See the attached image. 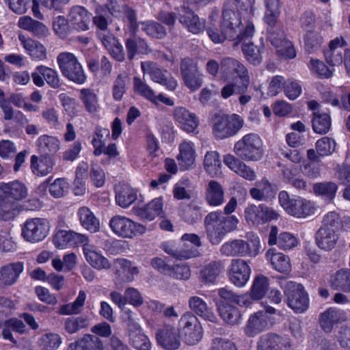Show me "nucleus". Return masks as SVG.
Segmentation results:
<instances>
[{
  "label": "nucleus",
  "mask_w": 350,
  "mask_h": 350,
  "mask_svg": "<svg viewBox=\"0 0 350 350\" xmlns=\"http://www.w3.org/2000/svg\"><path fill=\"white\" fill-rule=\"evenodd\" d=\"M266 258L272 267L280 273H286L291 270L290 258L275 249H270L266 253Z\"/></svg>",
  "instance_id": "f704fd0d"
},
{
  "label": "nucleus",
  "mask_w": 350,
  "mask_h": 350,
  "mask_svg": "<svg viewBox=\"0 0 350 350\" xmlns=\"http://www.w3.org/2000/svg\"><path fill=\"white\" fill-rule=\"evenodd\" d=\"M36 70L38 71L44 78L47 84L53 88H58L61 83L57 72L49 67L40 65L36 67Z\"/></svg>",
  "instance_id": "0e129e2a"
},
{
  "label": "nucleus",
  "mask_w": 350,
  "mask_h": 350,
  "mask_svg": "<svg viewBox=\"0 0 350 350\" xmlns=\"http://www.w3.org/2000/svg\"><path fill=\"white\" fill-rule=\"evenodd\" d=\"M88 319L83 316L68 317L64 320L63 323L64 329L69 334L77 333L81 329L88 327Z\"/></svg>",
  "instance_id": "3c124183"
},
{
  "label": "nucleus",
  "mask_w": 350,
  "mask_h": 350,
  "mask_svg": "<svg viewBox=\"0 0 350 350\" xmlns=\"http://www.w3.org/2000/svg\"><path fill=\"white\" fill-rule=\"evenodd\" d=\"M189 306L190 309L198 316L206 321L216 323L217 319L214 313L208 309L206 303L198 296H193L189 299Z\"/></svg>",
  "instance_id": "58836bf2"
},
{
  "label": "nucleus",
  "mask_w": 350,
  "mask_h": 350,
  "mask_svg": "<svg viewBox=\"0 0 350 350\" xmlns=\"http://www.w3.org/2000/svg\"><path fill=\"white\" fill-rule=\"evenodd\" d=\"M219 312L224 322L230 325H238L241 319V314L239 309L230 304H221L219 306Z\"/></svg>",
  "instance_id": "a18cd8bd"
},
{
  "label": "nucleus",
  "mask_w": 350,
  "mask_h": 350,
  "mask_svg": "<svg viewBox=\"0 0 350 350\" xmlns=\"http://www.w3.org/2000/svg\"><path fill=\"white\" fill-rule=\"evenodd\" d=\"M278 199L286 212L295 217L305 218L314 212V208L310 201L300 197L290 198L286 191L279 193Z\"/></svg>",
  "instance_id": "1a4fd4ad"
},
{
  "label": "nucleus",
  "mask_w": 350,
  "mask_h": 350,
  "mask_svg": "<svg viewBox=\"0 0 350 350\" xmlns=\"http://www.w3.org/2000/svg\"><path fill=\"white\" fill-rule=\"evenodd\" d=\"M49 222L46 219L35 217L27 219L22 228L23 238L31 243L42 241L48 234Z\"/></svg>",
  "instance_id": "9b49d317"
},
{
  "label": "nucleus",
  "mask_w": 350,
  "mask_h": 350,
  "mask_svg": "<svg viewBox=\"0 0 350 350\" xmlns=\"http://www.w3.org/2000/svg\"><path fill=\"white\" fill-rule=\"evenodd\" d=\"M87 262L94 268L101 270L111 267L109 260L96 250L94 245L86 246L83 252Z\"/></svg>",
  "instance_id": "4c0bfd02"
},
{
  "label": "nucleus",
  "mask_w": 350,
  "mask_h": 350,
  "mask_svg": "<svg viewBox=\"0 0 350 350\" xmlns=\"http://www.w3.org/2000/svg\"><path fill=\"white\" fill-rule=\"evenodd\" d=\"M278 228L272 226L269 235L268 243L270 245H278L282 250H289L295 247L297 244V239L289 232L281 233L277 239Z\"/></svg>",
  "instance_id": "7c9ffc66"
},
{
  "label": "nucleus",
  "mask_w": 350,
  "mask_h": 350,
  "mask_svg": "<svg viewBox=\"0 0 350 350\" xmlns=\"http://www.w3.org/2000/svg\"><path fill=\"white\" fill-rule=\"evenodd\" d=\"M40 341L44 350H57L62 343V338L58 334L48 333L44 334Z\"/></svg>",
  "instance_id": "774afa93"
},
{
  "label": "nucleus",
  "mask_w": 350,
  "mask_h": 350,
  "mask_svg": "<svg viewBox=\"0 0 350 350\" xmlns=\"http://www.w3.org/2000/svg\"><path fill=\"white\" fill-rule=\"evenodd\" d=\"M129 343L137 350H150L151 343L143 333L142 327L129 332Z\"/></svg>",
  "instance_id": "de8ad7c7"
},
{
  "label": "nucleus",
  "mask_w": 350,
  "mask_h": 350,
  "mask_svg": "<svg viewBox=\"0 0 350 350\" xmlns=\"http://www.w3.org/2000/svg\"><path fill=\"white\" fill-rule=\"evenodd\" d=\"M251 269L242 259H233L229 269L230 281L237 286L242 287L250 279Z\"/></svg>",
  "instance_id": "a211bd4d"
},
{
  "label": "nucleus",
  "mask_w": 350,
  "mask_h": 350,
  "mask_svg": "<svg viewBox=\"0 0 350 350\" xmlns=\"http://www.w3.org/2000/svg\"><path fill=\"white\" fill-rule=\"evenodd\" d=\"M233 150L242 161H257L262 157V142L258 134H246L234 144Z\"/></svg>",
  "instance_id": "39448f33"
},
{
  "label": "nucleus",
  "mask_w": 350,
  "mask_h": 350,
  "mask_svg": "<svg viewBox=\"0 0 350 350\" xmlns=\"http://www.w3.org/2000/svg\"><path fill=\"white\" fill-rule=\"evenodd\" d=\"M330 284L335 289L350 293V269L338 271L331 279Z\"/></svg>",
  "instance_id": "49530a36"
},
{
  "label": "nucleus",
  "mask_w": 350,
  "mask_h": 350,
  "mask_svg": "<svg viewBox=\"0 0 350 350\" xmlns=\"http://www.w3.org/2000/svg\"><path fill=\"white\" fill-rule=\"evenodd\" d=\"M116 275L122 281L130 282L134 280V275L139 273L137 267L125 258H117L113 262Z\"/></svg>",
  "instance_id": "c756f323"
},
{
  "label": "nucleus",
  "mask_w": 350,
  "mask_h": 350,
  "mask_svg": "<svg viewBox=\"0 0 350 350\" xmlns=\"http://www.w3.org/2000/svg\"><path fill=\"white\" fill-rule=\"evenodd\" d=\"M220 77L224 81L239 78L241 81L250 82L248 70L243 64L232 57L224 58L220 62Z\"/></svg>",
  "instance_id": "ddd939ff"
},
{
  "label": "nucleus",
  "mask_w": 350,
  "mask_h": 350,
  "mask_svg": "<svg viewBox=\"0 0 350 350\" xmlns=\"http://www.w3.org/2000/svg\"><path fill=\"white\" fill-rule=\"evenodd\" d=\"M133 88L135 93L153 103H156V96L154 91L140 78L134 77Z\"/></svg>",
  "instance_id": "69168bd1"
},
{
  "label": "nucleus",
  "mask_w": 350,
  "mask_h": 350,
  "mask_svg": "<svg viewBox=\"0 0 350 350\" xmlns=\"http://www.w3.org/2000/svg\"><path fill=\"white\" fill-rule=\"evenodd\" d=\"M312 129L317 133L323 135L327 133L331 128V118L326 113H314L312 121Z\"/></svg>",
  "instance_id": "5fc2aeb1"
},
{
  "label": "nucleus",
  "mask_w": 350,
  "mask_h": 350,
  "mask_svg": "<svg viewBox=\"0 0 350 350\" xmlns=\"http://www.w3.org/2000/svg\"><path fill=\"white\" fill-rule=\"evenodd\" d=\"M96 34L103 46L115 59L124 61L125 55L123 46L113 33L109 31H96Z\"/></svg>",
  "instance_id": "4be33fe9"
},
{
  "label": "nucleus",
  "mask_w": 350,
  "mask_h": 350,
  "mask_svg": "<svg viewBox=\"0 0 350 350\" xmlns=\"http://www.w3.org/2000/svg\"><path fill=\"white\" fill-rule=\"evenodd\" d=\"M262 181L265 187L264 188H251L250 194L256 200L267 202L274 197L275 192L271 188V184L267 179H263Z\"/></svg>",
  "instance_id": "680f3d73"
},
{
  "label": "nucleus",
  "mask_w": 350,
  "mask_h": 350,
  "mask_svg": "<svg viewBox=\"0 0 350 350\" xmlns=\"http://www.w3.org/2000/svg\"><path fill=\"white\" fill-rule=\"evenodd\" d=\"M250 83L246 80L245 81H240V83L229 82L224 85L221 90V95L224 98H228L234 94H244L246 93Z\"/></svg>",
  "instance_id": "e2e57ef3"
},
{
  "label": "nucleus",
  "mask_w": 350,
  "mask_h": 350,
  "mask_svg": "<svg viewBox=\"0 0 350 350\" xmlns=\"http://www.w3.org/2000/svg\"><path fill=\"white\" fill-rule=\"evenodd\" d=\"M110 137V131L108 129L96 127L93 139L92 141V144L94 148V154L95 156H100L102 154L101 148L103 147L106 141L109 139Z\"/></svg>",
  "instance_id": "6e6d98bb"
},
{
  "label": "nucleus",
  "mask_w": 350,
  "mask_h": 350,
  "mask_svg": "<svg viewBox=\"0 0 350 350\" xmlns=\"http://www.w3.org/2000/svg\"><path fill=\"white\" fill-rule=\"evenodd\" d=\"M264 49L262 44L260 46L254 45L253 42H244L242 45V51L247 62L253 65H258L262 60L261 53Z\"/></svg>",
  "instance_id": "09e8293b"
},
{
  "label": "nucleus",
  "mask_w": 350,
  "mask_h": 350,
  "mask_svg": "<svg viewBox=\"0 0 350 350\" xmlns=\"http://www.w3.org/2000/svg\"><path fill=\"white\" fill-rule=\"evenodd\" d=\"M205 199L210 206L221 205L224 202V189L222 185L215 180H211L206 188Z\"/></svg>",
  "instance_id": "e433bc0d"
},
{
  "label": "nucleus",
  "mask_w": 350,
  "mask_h": 350,
  "mask_svg": "<svg viewBox=\"0 0 350 350\" xmlns=\"http://www.w3.org/2000/svg\"><path fill=\"white\" fill-rule=\"evenodd\" d=\"M173 117L182 129L187 133L193 132L198 126V120L195 113L183 107H176Z\"/></svg>",
  "instance_id": "b1692460"
},
{
  "label": "nucleus",
  "mask_w": 350,
  "mask_h": 350,
  "mask_svg": "<svg viewBox=\"0 0 350 350\" xmlns=\"http://www.w3.org/2000/svg\"><path fill=\"white\" fill-rule=\"evenodd\" d=\"M338 190V186L333 182H323L315 183L313 185L314 193L324 197L329 201L332 200Z\"/></svg>",
  "instance_id": "4d7b16f0"
},
{
  "label": "nucleus",
  "mask_w": 350,
  "mask_h": 350,
  "mask_svg": "<svg viewBox=\"0 0 350 350\" xmlns=\"http://www.w3.org/2000/svg\"><path fill=\"white\" fill-rule=\"evenodd\" d=\"M223 271L224 265L221 261H212L200 271V280L207 284H215Z\"/></svg>",
  "instance_id": "ea45409f"
},
{
  "label": "nucleus",
  "mask_w": 350,
  "mask_h": 350,
  "mask_svg": "<svg viewBox=\"0 0 350 350\" xmlns=\"http://www.w3.org/2000/svg\"><path fill=\"white\" fill-rule=\"evenodd\" d=\"M31 170L37 176H46L51 173L53 169L54 161L49 155H32L31 157Z\"/></svg>",
  "instance_id": "c85d7f7f"
},
{
  "label": "nucleus",
  "mask_w": 350,
  "mask_h": 350,
  "mask_svg": "<svg viewBox=\"0 0 350 350\" xmlns=\"http://www.w3.org/2000/svg\"><path fill=\"white\" fill-rule=\"evenodd\" d=\"M80 98L88 112L95 113L97 111L99 107L98 96L92 90L88 88L81 90Z\"/></svg>",
  "instance_id": "13d9d810"
},
{
  "label": "nucleus",
  "mask_w": 350,
  "mask_h": 350,
  "mask_svg": "<svg viewBox=\"0 0 350 350\" xmlns=\"http://www.w3.org/2000/svg\"><path fill=\"white\" fill-rule=\"evenodd\" d=\"M288 340L276 334L262 335L257 342V350H290Z\"/></svg>",
  "instance_id": "412c9836"
},
{
  "label": "nucleus",
  "mask_w": 350,
  "mask_h": 350,
  "mask_svg": "<svg viewBox=\"0 0 350 350\" xmlns=\"http://www.w3.org/2000/svg\"><path fill=\"white\" fill-rule=\"evenodd\" d=\"M162 213L163 200L161 198H154L139 211V216L149 221L153 220L156 217L161 215Z\"/></svg>",
  "instance_id": "c03bdc74"
},
{
  "label": "nucleus",
  "mask_w": 350,
  "mask_h": 350,
  "mask_svg": "<svg viewBox=\"0 0 350 350\" xmlns=\"http://www.w3.org/2000/svg\"><path fill=\"white\" fill-rule=\"evenodd\" d=\"M180 69L185 85L191 91H196L202 86L203 75L200 71L196 61L189 57L183 59Z\"/></svg>",
  "instance_id": "f8f14e48"
},
{
  "label": "nucleus",
  "mask_w": 350,
  "mask_h": 350,
  "mask_svg": "<svg viewBox=\"0 0 350 350\" xmlns=\"http://www.w3.org/2000/svg\"><path fill=\"white\" fill-rule=\"evenodd\" d=\"M116 202L122 208H127L137 198V191L127 184H119L116 188Z\"/></svg>",
  "instance_id": "72a5a7b5"
},
{
  "label": "nucleus",
  "mask_w": 350,
  "mask_h": 350,
  "mask_svg": "<svg viewBox=\"0 0 350 350\" xmlns=\"http://www.w3.org/2000/svg\"><path fill=\"white\" fill-rule=\"evenodd\" d=\"M127 57L132 60L137 53L147 54L150 51L149 46L145 39L131 36L125 41Z\"/></svg>",
  "instance_id": "a19ab883"
},
{
  "label": "nucleus",
  "mask_w": 350,
  "mask_h": 350,
  "mask_svg": "<svg viewBox=\"0 0 350 350\" xmlns=\"http://www.w3.org/2000/svg\"><path fill=\"white\" fill-rule=\"evenodd\" d=\"M27 196V189L20 181L0 183V220H13L21 212L18 202Z\"/></svg>",
  "instance_id": "f257e3e1"
},
{
  "label": "nucleus",
  "mask_w": 350,
  "mask_h": 350,
  "mask_svg": "<svg viewBox=\"0 0 350 350\" xmlns=\"http://www.w3.org/2000/svg\"><path fill=\"white\" fill-rule=\"evenodd\" d=\"M23 271V264L12 262L0 268V285L10 286L18 280Z\"/></svg>",
  "instance_id": "473e14b6"
},
{
  "label": "nucleus",
  "mask_w": 350,
  "mask_h": 350,
  "mask_svg": "<svg viewBox=\"0 0 350 350\" xmlns=\"http://www.w3.org/2000/svg\"><path fill=\"white\" fill-rule=\"evenodd\" d=\"M220 161L219 154L215 151L208 152L204 160L206 171L211 176H215L220 173Z\"/></svg>",
  "instance_id": "052dcab7"
},
{
  "label": "nucleus",
  "mask_w": 350,
  "mask_h": 350,
  "mask_svg": "<svg viewBox=\"0 0 350 350\" xmlns=\"http://www.w3.org/2000/svg\"><path fill=\"white\" fill-rule=\"evenodd\" d=\"M278 213L272 208L261 204H250L245 209L246 221L252 225L258 226L273 219H277Z\"/></svg>",
  "instance_id": "4468645a"
},
{
  "label": "nucleus",
  "mask_w": 350,
  "mask_h": 350,
  "mask_svg": "<svg viewBox=\"0 0 350 350\" xmlns=\"http://www.w3.org/2000/svg\"><path fill=\"white\" fill-rule=\"evenodd\" d=\"M36 144L42 155L51 156L59 150L60 142L54 136L42 135L38 138Z\"/></svg>",
  "instance_id": "79ce46f5"
},
{
  "label": "nucleus",
  "mask_w": 350,
  "mask_h": 350,
  "mask_svg": "<svg viewBox=\"0 0 350 350\" xmlns=\"http://www.w3.org/2000/svg\"><path fill=\"white\" fill-rule=\"evenodd\" d=\"M345 320V314L341 310L335 308H329L321 314L319 322L322 329L326 333H329L334 325Z\"/></svg>",
  "instance_id": "2f4dec72"
},
{
  "label": "nucleus",
  "mask_w": 350,
  "mask_h": 350,
  "mask_svg": "<svg viewBox=\"0 0 350 350\" xmlns=\"http://www.w3.org/2000/svg\"><path fill=\"white\" fill-rule=\"evenodd\" d=\"M178 21L189 32L198 34L204 31L205 21L200 19L194 12L184 7L178 15Z\"/></svg>",
  "instance_id": "5701e85b"
},
{
  "label": "nucleus",
  "mask_w": 350,
  "mask_h": 350,
  "mask_svg": "<svg viewBox=\"0 0 350 350\" xmlns=\"http://www.w3.org/2000/svg\"><path fill=\"white\" fill-rule=\"evenodd\" d=\"M81 226L90 232L98 231L100 224L94 213L88 207H81L77 212Z\"/></svg>",
  "instance_id": "37998d69"
},
{
  "label": "nucleus",
  "mask_w": 350,
  "mask_h": 350,
  "mask_svg": "<svg viewBox=\"0 0 350 350\" xmlns=\"http://www.w3.org/2000/svg\"><path fill=\"white\" fill-rule=\"evenodd\" d=\"M338 240L339 234L336 230L319 228L315 234L317 245L324 251L329 252L335 248Z\"/></svg>",
  "instance_id": "cd10ccee"
},
{
  "label": "nucleus",
  "mask_w": 350,
  "mask_h": 350,
  "mask_svg": "<svg viewBox=\"0 0 350 350\" xmlns=\"http://www.w3.org/2000/svg\"><path fill=\"white\" fill-rule=\"evenodd\" d=\"M156 338L158 344L166 350H176L180 346L179 330L170 325L159 329L156 334Z\"/></svg>",
  "instance_id": "dca6fc26"
},
{
  "label": "nucleus",
  "mask_w": 350,
  "mask_h": 350,
  "mask_svg": "<svg viewBox=\"0 0 350 350\" xmlns=\"http://www.w3.org/2000/svg\"><path fill=\"white\" fill-rule=\"evenodd\" d=\"M243 161L230 154L224 157V164L238 176L248 181L255 180L256 179V172Z\"/></svg>",
  "instance_id": "6ab92c4d"
},
{
  "label": "nucleus",
  "mask_w": 350,
  "mask_h": 350,
  "mask_svg": "<svg viewBox=\"0 0 350 350\" xmlns=\"http://www.w3.org/2000/svg\"><path fill=\"white\" fill-rule=\"evenodd\" d=\"M144 75H148L150 79L164 86L169 90L173 91L177 87V81L172 76H165L167 70L163 71L161 68L153 62H144L141 63Z\"/></svg>",
  "instance_id": "2eb2a0df"
},
{
  "label": "nucleus",
  "mask_w": 350,
  "mask_h": 350,
  "mask_svg": "<svg viewBox=\"0 0 350 350\" xmlns=\"http://www.w3.org/2000/svg\"><path fill=\"white\" fill-rule=\"evenodd\" d=\"M239 219L234 215L225 216L221 211H212L204 220L206 232L212 244H219L226 234L234 230Z\"/></svg>",
  "instance_id": "7ed1b4c3"
},
{
  "label": "nucleus",
  "mask_w": 350,
  "mask_h": 350,
  "mask_svg": "<svg viewBox=\"0 0 350 350\" xmlns=\"http://www.w3.org/2000/svg\"><path fill=\"white\" fill-rule=\"evenodd\" d=\"M309 68L319 78L328 79L333 75L334 70L329 69L322 61L319 59L310 58Z\"/></svg>",
  "instance_id": "338daca9"
},
{
  "label": "nucleus",
  "mask_w": 350,
  "mask_h": 350,
  "mask_svg": "<svg viewBox=\"0 0 350 350\" xmlns=\"http://www.w3.org/2000/svg\"><path fill=\"white\" fill-rule=\"evenodd\" d=\"M66 350H104L103 342L96 335L85 334L69 343Z\"/></svg>",
  "instance_id": "a878e982"
},
{
  "label": "nucleus",
  "mask_w": 350,
  "mask_h": 350,
  "mask_svg": "<svg viewBox=\"0 0 350 350\" xmlns=\"http://www.w3.org/2000/svg\"><path fill=\"white\" fill-rule=\"evenodd\" d=\"M18 39L26 52L35 61H44L47 58V50L40 42L19 35Z\"/></svg>",
  "instance_id": "bb28decb"
},
{
  "label": "nucleus",
  "mask_w": 350,
  "mask_h": 350,
  "mask_svg": "<svg viewBox=\"0 0 350 350\" xmlns=\"http://www.w3.org/2000/svg\"><path fill=\"white\" fill-rule=\"evenodd\" d=\"M57 62L62 75L68 79L78 84L85 81L86 77L82 66L73 53H60L57 57Z\"/></svg>",
  "instance_id": "0eeeda50"
},
{
  "label": "nucleus",
  "mask_w": 350,
  "mask_h": 350,
  "mask_svg": "<svg viewBox=\"0 0 350 350\" xmlns=\"http://www.w3.org/2000/svg\"><path fill=\"white\" fill-rule=\"evenodd\" d=\"M235 3L231 1H225L223 5L221 26L226 28L229 33L233 34L236 37L237 41L234 46L244 40L251 38L254 32V25L247 21L246 26L243 31H241L240 27L242 24L241 9L237 8Z\"/></svg>",
  "instance_id": "f03ea898"
},
{
  "label": "nucleus",
  "mask_w": 350,
  "mask_h": 350,
  "mask_svg": "<svg viewBox=\"0 0 350 350\" xmlns=\"http://www.w3.org/2000/svg\"><path fill=\"white\" fill-rule=\"evenodd\" d=\"M91 16V14L84 7L75 5L70 8L67 21L72 28L84 31L90 28Z\"/></svg>",
  "instance_id": "f3484780"
},
{
  "label": "nucleus",
  "mask_w": 350,
  "mask_h": 350,
  "mask_svg": "<svg viewBox=\"0 0 350 350\" xmlns=\"http://www.w3.org/2000/svg\"><path fill=\"white\" fill-rule=\"evenodd\" d=\"M284 293L288 306L295 312L301 313L308 308V296L301 284L288 281L284 285Z\"/></svg>",
  "instance_id": "9d476101"
},
{
  "label": "nucleus",
  "mask_w": 350,
  "mask_h": 350,
  "mask_svg": "<svg viewBox=\"0 0 350 350\" xmlns=\"http://www.w3.org/2000/svg\"><path fill=\"white\" fill-rule=\"evenodd\" d=\"M140 25H142V30L150 37L163 39L167 35L165 28L155 21H142Z\"/></svg>",
  "instance_id": "864d4df0"
},
{
  "label": "nucleus",
  "mask_w": 350,
  "mask_h": 350,
  "mask_svg": "<svg viewBox=\"0 0 350 350\" xmlns=\"http://www.w3.org/2000/svg\"><path fill=\"white\" fill-rule=\"evenodd\" d=\"M247 241L234 239L224 243L220 252L226 256H256L259 254L260 243L259 237L253 232L247 234Z\"/></svg>",
  "instance_id": "20e7f679"
},
{
  "label": "nucleus",
  "mask_w": 350,
  "mask_h": 350,
  "mask_svg": "<svg viewBox=\"0 0 350 350\" xmlns=\"http://www.w3.org/2000/svg\"><path fill=\"white\" fill-rule=\"evenodd\" d=\"M347 42L342 36L336 37L331 40L329 44V49L325 53L326 62L332 66H339L342 64L344 54L347 49H344Z\"/></svg>",
  "instance_id": "aec40b11"
},
{
  "label": "nucleus",
  "mask_w": 350,
  "mask_h": 350,
  "mask_svg": "<svg viewBox=\"0 0 350 350\" xmlns=\"http://www.w3.org/2000/svg\"><path fill=\"white\" fill-rule=\"evenodd\" d=\"M180 167L184 170L190 169L195 162V150L191 142H183L179 146V154L176 157Z\"/></svg>",
  "instance_id": "c9c22d12"
},
{
  "label": "nucleus",
  "mask_w": 350,
  "mask_h": 350,
  "mask_svg": "<svg viewBox=\"0 0 350 350\" xmlns=\"http://www.w3.org/2000/svg\"><path fill=\"white\" fill-rule=\"evenodd\" d=\"M162 248L165 253L177 260H186L197 256V252L196 250H178L176 245L170 242L163 243Z\"/></svg>",
  "instance_id": "bf43d9fd"
},
{
  "label": "nucleus",
  "mask_w": 350,
  "mask_h": 350,
  "mask_svg": "<svg viewBox=\"0 0 350 350\" xmlns=\"http://www.w3.org/2000/svg\"><path fill=\"white\" fill-rule=\"evenodd\" d=\"M269 327V318L266 312L258 311L252 314L245 325L244 331L247 336L253 337Z\"/></svg>",
  "instance_id": "393cba45"
},
{
  "label": "nucleus",
  "mask_w": 350,
  "mask_h": 350,
  "mask_svg": "<svg viewBox=\"0 0 350 350\" xmlns=\"http://www.w3.org/2000/svg\"><path fill=\"white\" fill-rule=\"evenodd\" d=\"M269 287V278L263 275H258L255 277L250 293L254 300L262 299Z\"/></svg>",
  "instance_id": "603ef678"
},
{
  "label": "nucleus",
  "mask_w": 350,
  "mask_h": 350,
  "mask_svg": "<svg viewBox=\"0 0 350 350\" xmlns=\"http://www.w3.org/2000/svg\"><path fill=\"white\" fill-rule=\"evenodd\" d=\"M243 118L238 114H215L213 118L212 130L217 139L234 136L243 127Z\"/></svg>",
  "instance_id": "423d86ee"
},
{
  "label": "nucleus",
  "mask_w": 350,
  "mask_h": 350,
  "mask_svg": "<svg viewBox=\"0 0 350 350\" xmlns=\"http://www.w3.org/2000/svg\"><path fill=\"white\" fill-rule=\"evenodd\" d=\"M88 170L89 165L84 161L80 163L76 169L74 185L75 193L77 195H81L85 191V180L88 176Z\"/></svg>",
  "instance_id": "8fccbe9b"
},
{
  "label": "nucleus",
  "mask_w": 350,
  "mask_h": 350,
  "mask_svg": "<svg viewBox=\"0 0 350 350\" xmlns=\"http://www.w3.org/2000/svg\"><path fill=\"white\" fill-rule=\"evenodd\" d=\"M109 227L118 237L126 239H133L146 232L145 226L119 215L111 218Z\"/></svg>",
  "instance_id": "6e6552de"
}]
</instances>
